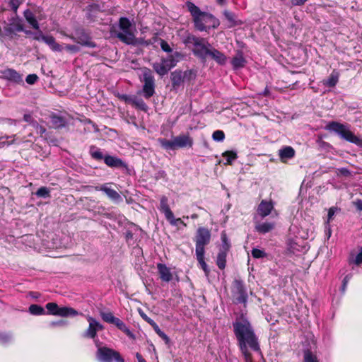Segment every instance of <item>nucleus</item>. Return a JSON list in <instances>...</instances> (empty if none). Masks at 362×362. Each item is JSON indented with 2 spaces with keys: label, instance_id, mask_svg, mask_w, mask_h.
Instances as JSON below:
<instances>
[{
  "label": "nucleus",
  "instance_id": "nucleus-22",
  "mask_svg": "<svg viewBox=\"0 0 362 362\" xmlns=\"http://www.w3.org/2000/svg\"><path fill=\"white\" fill-rule=\"evenodd\" d=\"M100 190L105 192L106 195L114 202H119L122 199L119 194L116 190L109 187L108 184L101 185Z\"/></svg>",
  "mask_w": 362,
  "mask_h": 362
},
{
  "label": "nucleus",
  "instance_id": "nucleus-63",
  "mask_svg": "<svg viewBox=\"0 0 362 362\" xmlns=\"http://www.w3.org/2000/svg\"><path fill=\"white\" fill-rule=\"evenodd\" d=\"M65 47L66 50L74 53L78 52L80 50L79 47L74 45H67Z\"/></svg>",
  "mask_w": 362,
  "mask_h": 362
},
{
  "label": "nucleus",
  "instance_id": "nucleus-60",
  "mask_svg": "<svg viewBox=\"0 0 362 362\" xmlns=\"http://www.w3.org/2000/svg\"><path fill=\"white\" fill-rule=\"evenodd\" d=\"M19 5L20 2L18 0H10L9 1V6L16 13H17V10L18 8L19 7Z\"/></svg>",
  "mask_w": 362,
  "mask_h": 362
},
{
  "label": "nucleus",
  "instance_id": "nucleus-52",
  "mask_svg": "<svg viewBox=\"0 0 362 362\" xmlns=\"http://www.w3.org/2000/svg\"><path fill=\"white\" fill-rule=\"evenodd\" d=\"M337 210H338V209L337 207H334V206L329 209L326 225L329 226V222L332 219L333 216H334V214Z\"/></svg>",
  "mask_w": 362,
  "mask_h": 362
},
{
  "label": "nucleus",
  "instance_id": "nucleus-4",
  "mask_svg": "<svg viewBox=\"0 0 362 362\" xmlns=\"http://www.w3.org/2000/svg\"><path fill=\"white\" fill-rule=\"evenodd\" d=\"M325 129L329 132H334L341 139L362 147V139L356 136L349 129L348 124L338 122H329L325 127Z\"/></svg>",
  "mask_w": 362,
  "mask_h": 362
},
{
  "label": "nucleus",
  "instance_id": "nucleus-32",
  "mask_svg": "<svg viewBox=\"0 0 362 362\" xmlns=\"http://www.w3.org/2000/svg\"><path fill=\"white\" fill-rule=\"evenodd\" d=\"M204 253L205 252H196L197 259L200 265V267L204 272L206 276H209L210 270L208 268L206 263L204 261Z\"/></svg>",
  "mask_w": 362,
  "mask_h": 362
},
{
  "label": "nucleus",
  "instance_id": "nucleus-27",
  "mask_svg": "<svg viewBox=\"0 0 362 362\" xmlns=\"http://www.w3.org/2000/svg\"><path fill=\"white\" fill-rule=\"evenodd\" d=\"M23 16L27 22L35 29L39 30V23L36 20L33 13L30 9H26L23 12Z\"/></svg>",
  "mask_w": 362,
  "mask_h": 362
},
{
  "label": "nucleus",
  "instance_id": "nucleus-58",
  "mask_svg": "<svg viewBox=\"0 0 362 362\" xmlns=\"http://www.w3.org/2000/svg\"><path fill=\"white\" fill-rule=\"evenodd\" d=\"M38 79V76L36 74H29L25 78V81L28 84H34Z\"/></svg>",
  "mask_w": 362,
  "mask_h": 362
},
{
  "label": "nucleus",
  "instance_id": "nucleus-54",
  "mask_svg": "<svg viewBox=\"0 0 362 362\" xmlns=\"http://www.w3.org/2000/svg\"><path fill=\"white\" fill-rule=\"evenodd\" d=\"M37 31L34 34V36H33V40H37V41H44L46 35H45L43 34V33L42 32V30L39 28V30H37Z\"/></svg>",
  "mask_w": 362,
  "mask_h": 362
},
{
  "label": "nucleus",
  "instance_id": "nucleus-8",
  "mask_svg": "<svg viewBox=\"0 0 362 362\" xmlns=\"http://www.w3.org/2000/svg\"><path fill=\"white\" fill-rule=\"evenodd\" d=\"M95 344L98 347L97 358L100 362H124L118 351L105 346L100 347L98 340H95Z\"/></svg>",
  "mask_w": 362,
  "mask_h": 362
},
{
  "label": "nucleus",
  "instance_id": "nucleus-41",
  "mask_svg": "<svg viewBox=\"0 0 362 362\" xmlns=\"http://www.w3.org/2000/svg\"><path fill=\"white\" fill-rule=\"evenodd\" d=\"M29 312L30 314L34 315H40L45 313V310L39 305L33 304L29 307Z\"/></svg>",
  "mask_w": 362,
  "mask_h": 362
},
{
  "label": "nucleus",
  "instance_id": "nucleus-56",
  "mask_svg": "<svg viewBox=\"0 0 362 362\" xmlns=\"http://www.w3.org/2000/svg\"><path fill=\"white\" fill-rule=\"evenodd\" d=\"M153 327L154 330L156 331V332L159 335V337H160L162 339H163L165 340H168V336L163 331L160 330V329L159 328V327L158 326V325L156 323H155L153 325Z\"/></svg>",
  "mask_w": 362,
  "mask_h": 362
},
{
  "label": "nucleus",
  "instance_id": "nucleus-62",
  "mask_svg": "<svg viewBox=\"0 0 362 362\" xmlns=\"http://www.w3.org/2000/svg\"><path fill=\"white\" fill-rule=\"evenodd\" d=\"M11 136H8L6 139L1 138L0 139V147L4 146L5 145L9 146L11 144L14 143V139L11 140V141H8V139H10Z\"/></svg>",
  "mask_w": 362,
  "mask_h": 362
},
{
  "label": "nucleus",
  "instance_id": "nucleus-19",
  "mask_svg": "<svg viewBox=\"0 0 362 362\" xmlns=\"http://www.w3.org/2000/svg\"><path fill=\"white\" fill-rule=\"evenodd\" d=\"M183 57L184 55L181 52L176 51L168 55L165 59H163V62L166 63L171 69L175 66L177 63L182 60Z\"/></svg>",
  "mask_w": 362,
  "mask_h": 362
},
{
  "label": "nucleus",
  "instance_id": "nucleus-31",
  "mask_svg": "<svg viewBox=\"0 0 362 362\" xmlns=\"http://www.w3.org/2000/svg\"><path fill=\"white\" fill-rule=\"evenodd\" d=\"M43 42L49 45V47L54 52H62V46L58 44L56 42L54 37L51 35H46Z\"/></svg>",
  "mask_w": 362,
  "mask_h": 362
},
{
  "label": "nucleus",
  "instance_id": "nucleus-16",
  "mask_svg": "<svg viewBox=\"0 0 362 362\" xmlns=\"http://www.w3.org/2000/svg\"><path fill=\"white\" fill-rule=\"evenodd\" d=\"M274 209L272 201L262 200L257 207V214L262 218H264L270 214Z\"/></svg>",
  "mask_w": 362,
  "mask_h": 362
},
{
  "label": "nucleus",
  "instance_id": "nucleus-10",
  "mask_svg": "<svg viewBox=\"0 0 362 362\" xmlns=\"http://www.w3.org/2000/svg\"><path fill=\"white\" fill-rule=\"evenodd\" d=\"M143 78L144 83L142 88L143 95L145 98L148 99L155 93L154 76L149 69L145 68L143 71Z\"/></svg>",
  "mask_w": 362,
  "mask_h": 362
},
{
  "label": "nucleus",
  "instance_id": "nucleus-11",
  "mask_svg": "<svg viewBox=\"0 0 362 362\" xmlns=\"http://www.w3.org/2000/svg\"><path fill=\"white\" fill-rule=\"evenodd\" d=\"M210 240L211 233L209 230L204 227L199 228L195 237V252H205L204 247L209 243Z\"/></svg>",
  "mask_w": 362,
  "mask_h": 362
},
{
  "label": "nucleus",
  "instance_id": "nucleus-48",
  "mask_svg": "<svg viewBox=\"0 0 362 362\" xmlns=\"http://www.w3.org/2000/svg\"><path fill=\"white\" fill-rule=\"evenodd\" d=\"M212 138L216 141H223L225 139V134L221 130H216L214 132Z\"/></svg>",
  "mask_w": 362,
  "mask_h": 362
},
{
  "label": "nucleus",
  "instance_id": "nucleus-46",
  "mask_svg": "<svg viewBox=\"0 0 362 362\" xmlns=\"http://www.w3.org/2000/svg\"><path fill=\"white\" fill-rule=\"evenodd\" d=\"M160 144H161L163 148H165V149H170V150L176 149L175 146L174 138L171 140H168L165 139H161Z\"/></svg>",
  "mask_w": 362,
  "mask_h": 362
},
{
  "label": "nucleus",
  "instance_id": "nucleus-49",
  "mask_svg": "<svg viewBox=\"0 0 362 362\" xmlns=\"http://www.w3.org/2000/svg\"><path fill=\"white\" fill-rule=\"evenodd\" d=\"M351 278H352L351 274H348L344 276V278L342 281L341 286L340 288V291L343 294L345 293L348 283L351 280Z\"/></svg>",
  "mask_w": 362,
  "mask_h": 362
},
{
  "label": "nucleus",
  "instance_id": "nucleus-13",
  "mask_svg": "<svg viewBox=\"0 0 362 362\" xmlns=\"http://www.w3.org/2000/svg\"><path fill=\"white\" fill-rule=\"evenodd\" d=\"M0 78L16 84H23V80L22 75L13 69H6L0 71Z\"/></svg>",
  "mask_w": 362,
  "mask_h": 362
},
{
  "label": "nucleus",
  "instance_id": "nucleus-18",
  "mask_svg": "<svg viewBox=\"0 0 362 362\" xmlns=\"http://www.w3.org/2000/svg\"><path fill=\"white\" fill-rule=\"evenodd\" d=\"M159 276L163 281L169 282L173 279L170 269L165 264L159 263L157 264Z\"/></svg>",
  "mask_w": 362,
  "mask_h": 362
},
{
  "label": "nucleus",
  "instance_id": "nucleus-29",
  "mask_svg": "<svg viewBox=\"0 0 362 362\" xmlns=\"http://www.w3.org/2000/svg\"><path fill=\"white\" fill-rule=\"evenodd\" d=\"M154 71L160 76H163L170 70L168 65L163 61L161 63L156 62L153 64Z\"/></svg>",
  "mask_w": 362,
  "mask_h": 362
},
{
  "label": "nucleus",
  "instance_id": "nucleus-9",
  "mask_svg": "<svg viewBox=\"0 0 362 362\" xmlns=\"http://www.w3.org/2000/svg\"><path fill=\"white\" fill-rule=\"evenodd\" d=\"M100 317L105 322L115 325L119 330L123 332L131 339H134L135 336L132 332L127 327V325L119 318L113 315L111 312H100Z\"/></svg>",
  "mask_w": 362,
  "mask_h": 362
},
{
  "label": "nucleus",
  "instance_id": "nucleus-7",
  "mask_svg": "<svg viewBox=\"0 0 362 362\" xmlns=\"http://www.w3.org/2000/svg\"><path fill=\"white\" fill-rule=\"evenodd\" d=\"M231 294L233 303L246 305L248 294L244 282L240 279H235L231 286Z\"/></svg>",
  "mask_w": 362,
  "mask_h": 362
},
{
  "label": "nucleus",
  "instance_id": "nucleus-57",
  "mask_svg": "<svg viewBox=\"0 0 362 362\" xmlns=\"http://www.w3.org/2000/svg\"><path fill=\"white\" fill-rule=\"evenodd\" d=\"M221 240H222V245L220 248H223L224 246H227V251L229 250L230 245L229 243V240L225 233L221 234Z\"/></svg>",
  "mask_w": 362,
  "mask_h": 362
},
{
  "label": "nucleus",
  "instance_id": "nucleus-25",
  "mask_svg": "<svg viewBox=\"0 0 362 362\" xmlns=\"http://www.w3.org/2000/svg\"><path fill=\"white\" fill-rule=\"evenodd\" d=\"M158 209L164 214L165 218L173 213L168 205V199L166 196L163 195L160 198Z\"/></svg>",
  "mask_w": 362,
  "mask_h": 362
},
{
  "label": "nucleus",
  "instance_id": "nucleus-40",
  "mask_svg": "<svg viewBox=\"0 0 362 362\" xmlns=\"http://www.w3.org/2000/svg\"><path fill=\"white\" fill-rule=\"evenodd\" d=\"M349 264H354L357 266L362 264V247L359 250V252L354 257L351 255L349 259Z\"/></svg>",
  "mask_w": 362,
  "mask_h": 362
},
{
  "label": "nucleus",
  "instance_id": "nucleus-51",
  "mask_svg": "<svg viewBox=\"0 0 362 362\" xmlns=\"http://www.w3.org/2000/svg\"><path fill=\"white\" fill-rule=\"evenodd\" d=\"M134 97V95H126V94H118L117 95V98L119 100H123L125 103H127L128 104H131V105L132 103Z\"/></svg>",
  "mask_w": 362,
  "mask_h": 362
},
{
  "label": "nucleus",
  "instance_id": "nucleus-43",
  "mask_svg": "<svg viewBox=\"0 0 362 362\" xmlns=\"http://www.w3.org/2000/svg\"><path fill=\"white\" fill-rule=\"evenodd\" d=\"M197 76V71L192 69L187 70L185 71H182V78L184 81H190L192 80L195 79Z\"/></svg>",
  "mask_w": 362,
  "mask_h": 362
},
{
  "label": "nucleus",
  "instance_id": "nucleus-6",
  "mask_svg": "<svg viewBox=\"0 0 362 362\" xmlns=\"http://www.w3.org/2000/svg\"><path fill=\"white\" fill-rule=\"evenodd\" d=\"M64 35L69 37L75 42L80 44L83 46L94 48L96 47V43L91 40L90 33L81 26H76L74 28V35H66L63 33Z\"/></svg>",
  "mask_w": 362,
  "mask_h": 362
},
{
  "label": "nucleus",
  "instance_id": "nucleus-12",
  "mask_svg": "<svg viewBox=\"0 0 362 362\" xmlns=\"http://www.w3.org/2000/svg\"><path fill=\"white\" fill-rule=\"evenodd\" d=\"M86 320L89 325L86 331L83 334V337L96 340L97 332L103 330L104 327L97 320L90 315L86 316Z\"/></svg>",
  "mask_w": 362,
  "mask_h": 362
},
{
  "label": "nucleus",
  "instance_id": "nucleus-36",
  "mask_svg": "<svg viewBox=\"0 0 362 362\" xmlns=\"http://www.w3.org/2000/svg\"><path fill=\"white\" fill-rule=\"evenodd\" d=\"M32 127L36 129L37 134H40L41 138H43L45 140L48 139V132H47L46 129L44 127L40 125L37 121L33 122Z\"/></svg>",
  "mask_w": 362,
  "mask_h": 362
},
{
  "label": "nucleus",
  "instance_id": "nucleus-20",
  "mask_svg": "<svg viewBox=\"0 0 362 362\" xmlns=\"http://www.w3.org/2000/svg\"><path fill=\"white\" fill-rule=\"evenodd\" d=\"M247 63L246 59L243 56V53L241 50H238L236 52L235 55L233 57L231 60V64L234 69H239L245 66Z\"/></svg>",
  "mask_w": 362,
  "mask_h": 362
},
{
  "label": "nucleus",
  "instance_id": "nucleus-61",
  "mask_svg": "<svg viewBox=\"0 0 362 362\" xmlns=\"http://www.w3.org/2000/svg\"><path fill=\"white\" fill-rule=\"evenodd\" d=\"M223 156L226 157V158H236L237 153L234 151H227L223 153Z\"/></svg>",
  "mask_w": 362,
  "mask_h": 362
},
{
  "label": "nucleus",
  "instance_id": "nucleus-64",
  "mask_svg": "<svg viewBox=\"0 0 362 362\" xmlns=\"http://www.w3.org/2000/svg\"><path fill=\"white\" fill-rule=\"evenodd\" d=\"M353 204L357 210L362 211V199H357L353 202Z\"/></svg>",
  "mask_w": 362,
  "mask_h": 362
},
{
  "label": "nucleus",
  "instance_id": "nucleus-3",
  "mask_svg": "<svg viewBox=\"0 0 362 362\" xmlns=\"http://www.w3.org/2000/svg\"><path fill=\"white\" fill-rule=\"evenodd\" d=\"M111 35L118 38L126 45H135L136 37L132 31V25L127 17H121L117 25H114L110 29Z\"/></svg>",
  "mask_w": 362,
  "mask_h": 362
},
{
  "label": "nucleus",
  "instance_id": "nucleus-44",
  "mask_svg": "<svg viewBox=\"0 0 362 362\" xmlns=\"http://www.w3.org/2000/svg\"><path fill=\"white\" fill-rule=\"evenodd\" d=\"M37 197L48 198L50 197V190L46 187H40L35 192Z\"/></svg>",
  "mask_w": 362,
  "mask_h": 362
},
{
  "label": "nucleus",
  "instance_id": "nucleus-24",
  "mask_svg": "<svg viewBox=\"0 0 362 362\" xmlns=\"http://www.w3.org/2000/svg\"><path fill=\"white\" fill-rule=\"evenodd\" d=\"M50 119L53 127L55 129H62L65 127L67 124L66 120L64 117L54 113L50 115Z\"/></svg>",
  "mask_w": 362,
  "mask_h": 362
},
{
  "label": "nucleus",
  "instance_id": "nucleus-59",
  "mask_svg": "<svg viewBox=\"0 0 362 362\" xmlns=\"http://www.w3.org/2000/svg\"><path fill=\"white\" fill-rule=\"evenodd\" d=\"M219 24L220 23L218 19L212 15V18L209 19V23L207 25H210L212 28H216L218 27Z\"/></svg>",
  "mask_w": 362,
  "mask_h": 362
},
{
  "label": "nucleus",
  "instance_id": "nucleus-14",
  "mask_svg": "<svg viewBox=\"0 0 362 362\" xmlns=\"http://www.w3.org/2000/svg\"><path fill=\"white\" fill-rule=\"evenodd\" d=\"M4 31L6 35H12L15 32H22L23 31V25L21 23V20L12 18L10 23L4 27Z\"/></svg>",
  "mask_w": 362,
  "mask_h": 362
},
{
  "label": "nucleus",
  "instance_id": "nucleus-39",
  "mask_svg": "<svg viewBox=\"0 0 362 362\" xmlns=\"http://www.w3.org/2000/svg\"><path fill=\"white\" fill-rule=\"evenodd\" d=\"M223 15L225 18L228 20V21L230 23V26H235L239 24L236 20L235 13H233V12L226 10L223 11Z\"/></svg>",
  "mask_w": 362,
  "mask_h": 362
},
{
  "label": "nucleus",
  "instance_id": "nucleus-53",
  "mask_svg": "<svg viewBox=\"0 0 362 362\" xmlns=\"http://www.w3.org/2000/svg\"><path fill=\"white\" fill-rule=\"evenodd\" d=\"M252 255L255 258H262L266 256V253L263 250L254 248L252 250Z\"/></svg>",
  "mask_w": 362,
  "mask_h": 362
},
{
  "label": "nucleus",
  "instance_id": "nucleus-15",
  "mask_svg": "<svg viewBox=\"0 0 362 362\" xmlns=\"http://www.w3.org/2000/svg\"><path fill=\"white\" fill-rule=\"evenodd\" d=\"M209 57L214 60L219 65H224L226 63V56L217 49L211 46L209 51L207 52V58Z\"/></svg>",
  "mask_w": 362,
  "mask_h": 362
},
{
  "label": "nucleus",
  "instance_id": "nucleus-55",
  "mask_svg": "<svg viewBox=\"0 0 362 362\" xmlns=\"http://www.w3.org/2000/svg\"><path fill=\"white\" fill-rule=\"evenodd\" d=\"M160 45L163 51L168 53L172 52V49L170 48L169 44L165 40H161Z\"/></svg>",
  "mask_w": 362,
  "mask_h": 362
},
{
  "label": "nucleus",
  "instance_id": "nucleus-50",
  "mask_svg": "<svg viewBox=\"0 0 362 362\" xmlns=\"http://www.w3.org/2000/svg\"><path fill=\"white\" fill-rule=\"evenodd\" d=\"M338 175H342L344 177H352L354 175L353 172L350 171L346 168H341L337 170Z\"/></svg>",
  "mask_w": 362,
  "mask_h": 362
},
{
  "label": "nucleus",
  "instance_id": "nucleus-38",
  "mask_svg": "<svg viewBox=\"0 0 362 362\" xmlns=\"http://www.w3.org/2000/svg\"><path fill=\"white\" fill-rule=\"evenodd\" d=\"M166 220L173 226H177L179 224L182 225L185 227L187 226V224L182 220V218H175L173 213H172L170 216H167Z\"/></svg>",
  "mask_w": 362,
  "mask_h": 362
},
{
  "label": "nucleus",
  "instance_id": "nucleus-28",
  "mask_svg": "<svg viewBox=\"0 0 362 362\" xmlns=\"http://www.w3.org/2000/svg\"><path fill=\"white\" fill-rule=\"evenodd\" d=\"M295 153L293 147L285 146L279 150V156L280 158H291L295 156Z\"/></svg>",
  "mask_w": 362,
  "mask_h": 362
},
{
  "label": "nucleus",
  "instance_id": "nucleus-30",
  "mask_svg": "<svg viewBox=\"0 0 362 362\" xmlns=\"http://www.w3.org/2000/svg\"><path fill=\"white\" fill-rule=\"evenodd\" d=\"M89 153L93 158H115L109 155H104L102 150L95 146L90 147Z\"/></svg>",
  "mask_w": 362,
  "mask_h": 362
},
{
  "label": "nucleus",
  "instance_id": "nucleus-1",
  "mask_svg": "<svg viewBox=\"0 0 362 362\" xmlns=\"http://www.w3.org/2000/svg\"><path fill=\"white\" fill-rule=\"evenodd\" d=\"M237 344L245 362H252L251 351L261 353L258 337L244 313L238 315L233 322Z\"/></svg>",
  "mask_w": 362,
  "mask_h": 362
},
{
  "label": "nucleus",
  "instance_id": "nucleus-42",
  "mask_svg": "<svg viewBox=\"0 0 362 362\" xmlns=\"http://www.w3.org/2000/svg\"><path fill=\"white\" fill-rule=\"evenodd\" d=\"M13 339V337L11 333L0 332V344H7L11 343Z\"/></svg>",
  "mask_w": 362,
  "mask_h": 362
},
{
  "label": "nucleus",
  "instance_id": "nucleus-37",
  "mask_svg": "<svg viewBox=\"0 0 362 362\" xmlns=\"http://www.w3.org/2000/svg\"><path fill=\"white\" fill-rule=\"evenodd\" d=\"M105 163L111 168H124L127 170L123 160H104Z\"/></svg>",
  "mask_w": 362,
  "mask_h": 362
},
{
  "label": "nucleus",
  "instance_id": "nucleus-33",
  "mask_svg": "<svg viewBox=\"0 0 362 362\" xmlns=\"http://www.w3.org/2000/svg\"><path fill=\"white\" fill-rule=\"evenodd\" d=\"M78 314L77 310L69 307H61L58 312V315L62 317L76 316Z\"/></svg>",
  "mask_w": 362,
  "mask_h": 362
},
{
  "label": "nucleus",
  "instance_id": "nucleus-17",
  "mask_svg": "<svg viewBox=\"0 0 362 362\" xmlns=\"http://www.w3.org/2000/svg\"><path fill=\"white\" fill-rule=\"evenodd\" d=\"M175 148L191 147L192 146V139L185 134L174 137Z\"/></svg>",
  "mask_w": 362,
  "mask_h": 362
},
{
  "label": "nucleus",
  "instance_id": "nucleus-26",
  "mask_svg": "<svg viewBox=\"0 0 362 362\" xmlns=\"http://www.w3.org/2000/svg\"><path fill=\"white\" fill-rule=\"evenodd\" d=\"M274 228L273 222H257L255 224V230L259 233H267Z\"/></svg>",
  "mask_w": 362,
  "mask_h": 362
},
{
  "label": "nucleus",
  "instance_id": "nucleus-34",
  "mask_svg": "<svg viewBox=\"0 0 362 362\" xmlns=\"http://www.w3.org/2000/svg\"><path fill=\"white\" fill-rule=\"evenodd\" d=\"M303 362H320L317 355L309 349L303 351Z\"/></svg>",
  "mask_w": 362,
  "mask_h": 362
},
{
  "label": "nucleus",
  "instance_id": "nucleus-5",
  "mask_svg": "<svg viewBox=\"0 0 362 362\" xmlns=\"http://www.w3.org/2000/svg\"><path fill=\"white\" fill-rule=\"evenodd\" d=\"M186 7L192 16L194 28L197 30L206 32L211 28V26L207 25L209 19L212 18L211 13L202 11L198 6L189 1L186 2Z\"/></svg>",
  "mask_w": 362,
  "mask_h": 362
},
{
  "label": "nucleus",
  "instance_id": "nucleus-21",
  "mask_svg": "<svg viewBox=\"0 0 362 362\" xmlns=\"http://www.w3.org/2000/svg\"><path fill=\"white\" fill-rule=\"evenodd\" d=\"M170 80L172 82L173 89H177L184 82L182 71L181 70H175L171 72Z\"/></svg>",
  "mask_w": 362,
  "mask_h": 362
},
{
  "label": "nucleus",
  "instance_id": "nucleus-2",
  "mask_svg": "<svg viewBox=\"0 0 362 362\" xmlns=\"http://www.w3.org/2000/svg\"><path fill=\"white\" fill-rule=\"evenodd\" d=\"M183 43L191 49L192 54L202 62L207 59V52L211 45L204 37H197L192 34H188L183 39Z\"/></svg>",
  "mask_w": 362,
  "mask_h": 362
},
{
  "label": "nucleus",
  "instance_id": "nucleus-35",
  "mask_svg": "<svg viewBox=\"0 0 362 362\" xmlns=\"http://www.w3.org/2000/svg\"><path fill=\"white\" fill-rule=\"evenodd\" d=\"M132 105H134L136 108H138L142 111H144V112H147V110L148 109V105L143 100V99L139 98L136 97V95H134V97L133 98Z\"/></svg>",
  "mask_w": 362,
  "mask_h": 362
},
{
  "label": "nucleus",
  "instance_id": "nucleus-45",
  "mask_svg": "<svg viewBox=\"0 0 362 362\" xmlns=\"http://www.w3.org/2000/svg\"><path fill=\"white\" fill-rule=\"evenodd\" d=\"M46 308L48 310L49 314H52L54 315H58V312L59 310V307L55 303H48L46 305Z\"/></svg>",
  "mask_w": 362,
  "mask_h": 362
},
{
  "label": "nucleus",
  "instance_id": "nucleus-23",
  "mask_svg": "<svg viewBox=\"0 0 362 362\" xmlns=\"http://www.w3.org/2000/svg\"><path fill=\"white\" fill-rule=\"evenodd\" d=\"M228 252L227 246H224L223 248H219V252L216 259V264L220 269H223L226 267Z\"/></svg>",
  "mask_w": 362,
  "mask_h": 362
},
{
  "label": "nucleus",
  "instance_id": "nucleus-47",
  "mask_svg": "<svg viewBox=\"0 0 362 362\" xmlns=\"http://www.w3.org/2000/svg\"><path fill=\"white\" fill-rule=\"evenodd\" d=\"M338 75L332 73L325 84L329 87H334L338 82Z\"/></svg>",
  "mask_w": 362,
  "mask_h": 362
}]
</instances>
